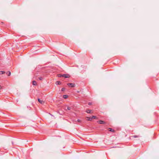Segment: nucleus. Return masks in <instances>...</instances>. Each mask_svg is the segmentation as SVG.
I'll use <instances>...</instances> for the list:
<instances>
[{
    "label": "nucleus",
    "instance_id": "1",
    "mask_svg": "<svg viewBox=\"0 0 159 159\" xmlns=\"http://www.w3.org/2000/svg\"><path fill=\"white\" fill-rule=\"evenodd\" d=\"M67 85L71 87H74L75 86V84L74 83H68Z\"/></svg>",
    "mask_w": 159,
    "mask_h": 159
},
{
    "label": "nucleus",
    "instance_id": "2",
    "mask_svg": "<svg viewBox=\"0 0 159 159\" xmlns=\"http://www.w3.org/2000/svg\"><path fill=\"white\" fill-rule=\"evenodd\" d=\"M97 122L100 124H104L106 123L105 121L102 120H98Z\"/></svg>",
    "mask_w": 159,
    "mask_h": 159
},
{
    "label": "nucleus",
    "instance_id": "3",
    "mask_svg": "<svg viewBox=\"0 0 159 159\" xmlns=\"http://www.w3.org/2000/svg\"><path fill=\"white\" fill-rule=\"evenodd\" d=\"M70 75H69L63 74V77L65 78H69L70 77Z\"/></svg>",
    "mask_w": 159,
    "mask_h": 159
},
{
    "label": "nucleus",
    "instance_id": "4",
    "mask_svg": "<svg viewBox=\"0 0 159 159\" xmlns=\"http://www.w3.org/2000/svg\"><path fill=\"white\" fill-rule=\"evenodd\" d=\"M38 101L41 104H42L44 103V101L43 100H41L39 98L38 99Z\"/></svg>",
    "mask_w": 159,
    "mask_h": 159
},
{
    "label": "nucleus",
    "instance_id": "5",
    "mask_svg": "<svg viewBox=\"0 0 159 159\" xmlns=\"http://www.w3.org/2000/svg\"><path fill=\"white\" fill-rule=\"evenodd\" d=\"M86 120H88L91 121L92 120V118L91 117H86Z\"/></svg>",
    "mask_w": 159,
    "mask_h": 159
},
{
    "label": "nucleus",
    "instance_id": "6",
    "mask_svg": "<svg viewBox=\"0 0 159 159\" xmlns=\"http://www.w3.org/2000/svg\"><path fill=\"white\" fill-rule=\"evenodd\" d=\"M108 130L109 131L112 132H115V130L111 128H109Z\"/></svg>",
    "mask_w": 159,
    "mask_h": 159
},
{
    "label": "nucleus",
    "instance_id": "7",
    "mask_svg": "<svg viewBox=\"0 0 159 159\" xmlns=\"http://www.w3.org/2000/svg\"><path fill=\"white\" fill-rule=\"evenodd\" d=\"M33 84L34 85H37V82L35 81H33L32 82Z\"/></svg>",
    "mask_w": 159,
    "mask_h": 159
},
{
    "label": "nucleus",
    "instance_id": "8",
    "mask_svg": "<svg viewBox=\"0 0 159 159\" xmlns=\"http://www.w3.org/2000/svg\"><path fill=\"white\" fill-rule=\"evenodd\" d=\"M56 84L59 85V84H61V83L59 81H57L56 82Z\"/></svg>",
    "mask_w": 159,
    "mask_h": 159
},
{
    "label": "nucleus",
    "instance_id": "9",
    "mask_svg": "<svg viewBox=\"0 0 159 159\" xmlns=\"http://www.w3.org/2000/svg\"><path fill=\"white\" fill-rule=\"evenodd\" d=\"M91 110H88L86 111V112L88 113H91Z\"/></svg>",
    "mask_w": 159,
    "mask_h": 159
},
{
    "label": "nucleus",
    "instance_id": "10",
    "mask_svg": "<svg viewBox=\"0 0 159 159\" xmlns=\"http://www.w3.org/2000/svg\"><path fill=\"white\" fill-rule=\"evenodd\" d=\"M131 137H133V138H138L139 137V136H138V135H134V136H132Z\"/></svg>",
    "mask_w": 159,
    "mask_h": 159
},
{
    "label": "nucleus",
    "instance_id": "11",
    "mask_svg": "<svg viewBox=\"0 0 159 159\" xmlns=\"http://www.w3.org/2000/svg\"><path fill=\"white\" fill-rule=\"evenodd\" d=\"M67 97H68V96L67 95H63V98L64 99H66L67 98Z\"/></svg>",
    "mask_w": 159,
    "mask_h": 159
},
{
    "label": "nucleus",
    "instance_id": "12",
    "mask_svg": "<svg viewBox=\"0 0 159 159\" xmlns=\"http://www.w3.org/2000/svg\"><path fill=\"white\" fill-rule=\"evenodd\" d=\"M5 73V72L4 71H0V74L2 75L4 74Z\"/></svg>",
    "mask_w": 159,
    "mask_h": 159
},
{
    "label": "nucleus",
    "instance_id": "13",
    "mask_svg": "<svg viewBox=\"0 0 159 159\" xmlns=\"http://www.w3.org/2000/svg\"><path fill=\"white\" fill-rule=\"evenodd\" d=\"M92 118V119H96L97 118V117L95 116H92V117H91Z\"/></svg>",
    "mask_w": 159,
    "mask_h": 159
},
{
    "label": "nucleus",
    "instance_id": "14",
    "mask_svg": "<svg viewBox=\"0 0 159 159\" xmlns=\"http://www.w3.org/2000/svg\"><path fill=\"white\" fill-rule=\"evenodd\" d=\"M7 74L8 75V76H10L11 74V73L10 71H8L7 73Z\"/></svg>",
    "mask_w": 159,
    "mask_h": 159
},
{
    "label": "nucleus",
    "instance_id": "15",
    "mask_svg": "<svg viewBox=\"0 0 159 159\" xmlns=\"http://www.w3.org/2000/svg\"><path fill=\"white\" fill-rule=\"evenodd\" d=\"M39 79L40 80H42L43 79V78L42 77H40L39 78Z\"/></svg>",
    "mask_w": 159,
    "mask_h": 159
},
{
    "label": "nucleus",
    "instance_id": "16",
    "mask_svg": "<svg viewBox=\"0 0 159 159\" xmlns=\"http://www.w3.org/2000/svg\"><path fill=\"white\" fill-rule=\"evenodd\" d=\"M58 77H63V75H59Z\"/></svg>",
    "mask_w": 159,
    "mask_h": 159
},
{
    "label": "nucleus",
    "instance_id": "17",
    "mask_svg": "<svg viewBox=\"0 0 159 159\" xmlns=\"http://www.w3.org/2000/svg\"><path fill=\"white\" fill-rule=\"evenodd\" d=\"M67 109L68 110H70L71 109V107H67Z\"/></svg>",
    "mask_w": 159,
    "mask_h": 159
},
{
    "label": "nucleus",
    "instance_id": "18",
    "mask_svg": "<svg viewBox=\"0 0 159 159\" xmlns=\"http://www.w3.org/2000/svg\"><path fill=\"white\" fill-rule=\"evenodd\" d=\"M65 89L64 88H62L61 89V91H65Z\"/></svg>",
    "mask_w": 159,
    "mask_h": 159
},
{
    "label": "nucleus",
    "instance_id": "19",
    "mask_svg": "<svg viewBox=\"0 0 159 159\" xmlns=\"http://www.w3.org/2000/svg\"><path fill=\"white\" fill-rule=\"evenodd\" d=\"M77 121H78V122H81V121L80 120H79V119H78L77 120Z\"/></svg>",
    "mask_w": 159,
    "mask_h": 159
},
{
    "label": "nucleus",
    "instance_id": "20",
    "mask_svg": "<svg viewBox=\"0 0 159 159\" xmlns=\"http://www.w3.org/2000/svg\"><path fill=\"white\" fill-rule=\"evenodd\" d=\"M91 104H92V103H91V102H89V103H88V104H89V105H91Z\"/></svg>",
    "mask_w": 159,
    "mask_h": 159
},
{
    "label": "nucleus",
    "instance_id": "21",
    "mask_svg": "<svg viewBox=\"0 0 159 159\" xmlns=\"http://www.w3.org/2000/svg\"><path fill=\"white\" fill-rule=\"evenodd\" d=\"M2 88V87L1 85H0V89H1Z\"/></svg>",
    "mask_w": 159,
    "mask_h": 159
}]
</instances>
